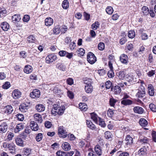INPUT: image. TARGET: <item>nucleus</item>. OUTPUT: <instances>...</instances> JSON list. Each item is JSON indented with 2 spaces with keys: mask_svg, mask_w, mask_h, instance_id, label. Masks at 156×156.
Masks as SVG:
<instances>
[{
  "mask_svg": "<svg viewBox=\"0 0 156 156\" xmlns=\"http://www.w3.org/2000/svg\"><path fill=\"white\" fill-rule=\"evenodd\" d=\"M79 108L83 111H85L87 109V106L84 103H80L79 105Z\"/></svg>",
  "mask_w": 156,
  "mask_h": 156,
  "instance_id": "38",
  "label": "nucleus"
},
{
  "mask_svg": "<svg viewBox=\"0 0 156 156\" xmlns=\"http://www.w3.org/2000/svg\"><path fill=\"white\" fill-rule=\"evenodd\" d=\"M45 107L44 105L41 104H37L36 106V109L39 112L44 111L45 110Z\"/></svg>",
  "mask_w": 156,
  "mask_h": 156,
  "instance_id": "24",
  "label": "nucleus"
},
{
  "mask_svg": "<svg viewBox=\"0 0 156 156\" xmlns=\"http://www.w3.org/2000/svg\"><path fill=\"white\" fill-rule=\"evenodd\" d=\"M87 61L91 64H94L97 61L96 58L91 52L88 53L87 55Z\"/></svg>",
  "mask_w": 156,
  "mask_h": 156,
  "instance_id": "4",
  "label": "nucleus"
},
{
  "mask_svg": "<svg viewBox=\"0 0 156 156\" xmlns=\"http://www.w3.org/2000/svg\"><path fill=\"white\" fill-rule=\"evenodd\" d=\"M133 111L135 113L142 114L144 112V109L141 107L136 106L133 108Z\"/></svg>",
  "mask_w": 156,
  "mask_h": 156,
  "instance_id": "23",
  "label": "nucleus"
},
{
  "mask_svg": "<svg viewBox=\"0 0 156 156\" xmlns=\"http://www.w3.org/2000/svg\"><path fill=\"white\" fill-rule=\"evenodd\" d=\"M53 23V20L51 18H46L45 20V24L47 26H49L52 25Z\"/></svg>",
  "mask_w": 156,
  "mask_h": 156,
  "instance_id": "29",
  "label": "nucleus"
},
{
  "mask_svg": "<svg viewBox=\"0 0 156 156\" xmlns=\"http://www.w3.org/2000/svg\"><path fill=\"white\" fill-rule=\"evenodd\" d=\"M28 108V106L25 104H21L19 106L20 110L22 112H26Z\"/></svg>",
  "mask_w": 156,
  "mask_h": 156,
  "instance_id": "22",
  "label": "nucleus"
},
{
  "mask_svg": "<svg viewBox=\"0 0 156 156\" xmlns=\"http://www.w3.org/2000/svg\"><path fill=\"white\" fill-rule=\"evenodd\" d=\"M66 83L68 84L71 85L73 83V80L72 78H69L67 79Z\"/></svg>",
  "mask_w": 156,
  "mask_h": 156,
  "instance_id": "60",
  "label": "nucleus"
},
{
  "mask_svg": "<svg viewBox=\"0 0 156 156\" xmlns=\"http://www.w3.org/2000/svg\"><path fill=\"white\" fill-rule=\"evenodd\" d=\"M117 101V100L115 99L112 97L109 99V103L110 105L114 107L115 103Z\"/></svg>",
  "mask_w": 156,
  "mask_h": 156,
  "instance_id": "40",
  "label": "nucleus"
},
{
  "mask_svg": "<svg viewBox=\"0 0 156 156\" xmlns=\"http://www.w3.org/2000/svg\"><path fill=\"white\" fill-rule=\"evenodd\" d=\"M142 12L145 15H147L149 13V9L146 6H144L142 8Z\"/></svg>",
  "mask_w": 156,
  "mask_h": 156,
  "instance_id": "47",
  "label": "nucleus"
},
{
  "mask_svg": "<svg viewBox=\"0 0 156 156\" xmlns=\"http://www.w3.org/2000/svg\"><path fill=\"white\" fill-rule=\"evenodd\" d=\"M86 123L88 128L90 129L93 130L95 129L96 128L95 125L90 120H87Z\"/></svg>",
  "mask_w": 156,
  "mask_h": 156,
  "instance_id": "33",
  "label": "nucleus"
},
{
  "mask_svg": "<svg viewBox=\"0 0 156 156\" xmlns=\"http://www.w3.org/2000/svg\"><path fill=\"white\" fill-rule=\"evenodd\" d=\"M62 32V28L58 26H56L53 29V32L55 34H58Z\"/></svg>",
  "mask_w": 156,
  "mask_h": 156,
  "instance_id": "30",
  "label": "nucleus"
},
{
  "mask_svg": "<svg viewBox=\"0 0 156 156\" xmlns=\"http://www.w3.org/2000/svg\"><path fill=\"white\" fill-rule=\"evenodd\" d=\"M30 126L31 129L34 131H36L39 128L38 124L34 121H31L30 123Z\"/></svg>",
  "mask_w": 156,
  "mask_h": 156,
  "instance_id": "12",
  "label": "nucleus"
},
{
  "mask_svg": "<svg viewBox=\"0 0 156 156\" xmlns=\"http://www.w3.org/2000/svg\"><path fill=\"white\" fill-rule=\"evenodd\" d=\"M149 142V140L146 137L143 136L141 137L140 140L138 141V142L143 144H147Z\"/></svg>",
  "mask_w": 156,
  "mask_h": 156,
  "instance_id": "35",
  "label": "nucleus"
},
{
  "mask_svg": "<svg viewBox=\"0 0 156 156\" xmlns=\"http://www.w3.org/2000/svg\"><path fill=\"white\" fill-rule=\"evenodd\" d=\"M67 52V51H60L59 52L58 54L61 57H64L66 56Z\"/></svg>",
  "mask_w": 156,
  "mask_h": 156,
  "instance_id": "57",
  "label": "nucleus"
},
{
  "mask_svg": "<svg viewBox=\"0 0 156 156\" xmlns=\"http://www.w3.org/2000/svg\"><path fill=\"white\" fill-rule=\"evenodd\" d=\"M21 18L20 15L19 14H16L12 16V20L13 21L18 22L20 21Z\"/></svg>",
  "mask_w": 156,
  "mask_h": 156,
  "instance_id": "39",
  "label": "nucleus"
},
{
  "mask_svg": "<svg viewBox=\"0 0 156 156\" xmlns=\"http://www.w3.org/2000/svg\"><path fill=\"white\" fill-rule=\"evenodd\" d=\"M13 110L12 107L10 105L6 106L3 108V112L7 114L11 113Z\"/></svg>",
  "mask_w": 156,
  "mask_h": 156,
  "instance_id": "13",
  "label": "nucleus"
},
{
  "mask_svg": "<svg viewBox=\"0 0 156 156\" xmlns=\"http://www.w3.org/2000/svg\"><path fill=\"white\" fill-rule=\"evenodd\" d=\"M14 136V134L10 132L8 133V134L7 137V140H12V138Z\"/></svg>",
  "mask_w": 156,
  "mask_h": 156,
  "instance_id": "58",
  "label": "nucleus"
},
{
  "mask_svg": "<svg viewBox=\"0 0 156 156\" xmlns=\"http://www.w3.org/2000/svg\"><path fill=\"white\" fill-rule=\"evenodd\" d=\"M16 142L17 145L20 147H23L25 144L24 142L23 141L22 139L20 137H17L16 139Z\"/></svg>",
  "mask_w": 156,
  "mask_h": 156,
  "instance_id": "21",
  "label": "nucleus"
},
{
  "mask_svg": "<svg viewBox=\"0 0 156 156\" xmlns=\"http://www.w3.org/2000/svg\"><path fill=\"white\" fill-rule=\"evenodd\" d=\"M16 116L19 121H23L24 119V116L22 114H18L16 115Z\"/></svg>",
  "mask_w": 156,
  "mask_h": 156,
  "instance_id": "51",
  "label": "nucleus"
},
{
  "mask_svg": "<svg viewBox=\"0 0 156 156\" xmlns=\"http://www.w3.org/2000/svg\"><path fill=\"white\" fill-rule=\"evenodd\" d=\"M58 133L59 136L62 138H65L67 136L66 130L63 126L59 127L58 129Z\"/></svg>",
  "mask_w": 156,
  "mask_h": 156,
  "instance_id": "5",
  "label": "nucleus"
},
{
  "mask_svg": "<svg viewBox=\"0 0 156 156\" xmlns=\"http://www.w3.org/2000/svg\"><path fill=\"white\" fill-rule=\"evenodd\" d=\"M112 83L110 81H108L105 83L106 88L107 89H110V88H111L112 89Z\"/></svg>",
  "mask_w": 156,
  "mask_h": 156,
  "instance_id": "54",
  "label": "nucleus"
},
{
  "mask_svg": "<svg viewBox=\"0 0 156 156\" xmlns=\"http://www.w3.org/2000/svg\"><path fill=\"white\" fill-rule=\"evenodd\" d=\"M114 94H118L120 93L121 90L120 87L118 86H115L112 89Z\"/></svg>",
  "mask_w": 156,
  "mask_h": 156,
  "instance_id": "31",
  "label": "nucleus"
},
{
  "mask_svg": "<svg viewBox=\"0 0 156 156\" xmlns=\"http://www.w3.org/2000/svg\"><path fill=\"white\" fill-rule=\"evenodd\" d=\"M40 95V92L38 89H35L30 94V96L33 98H37Z\"/></svg>",
  "mask_w": 156,
  "mask_h": 156,
  "instance_id": "7",
  "label": "nucleus"
},
{
  "mask_svg": "<svg viewBox=\"0 0 156 156\" xmlns=\"http://www.w3.org/2000/svg\"><path fill=\"white\" fill-rule=\"evenodd\" d=\"M62 149L65 151H68L71 149V146L68 142H65L62 145Z\"/></svg>",
  "mask_w": 156,
  "mask_h": 156,
  "instance_id": "28",
  "label": "nucleus"
},
{
  "mask_svg": "<svg viewBox=\"0 0 156 156\" xmlns=\"http://www.w3.org/2000/svg\"><path fill=\"white\" fill-rule=\"evenodd\" d=\"M76 44L74 42H73L70 43L69 45L70 49L72 51L74 50L76 47Z\"/></svg>",
  "mask_w": 156,
  "mask_h": 156,
  "instance_id": "56",
  "label": "nucleus"
},
{
  "mask_svg": "<svg viewBox=\"0 0 156 156\" xmlns=\"http://www.w3.org/2000/svg\"><path fill=\"white\" fill-rule=\"evenodd\" d=\"M95 153L98 156H101L102 153V149L101 147L99 145H97L94 147Z\"/></svg>",
  "mask_w": 156,
  "mask_h": 156,
  "instance_id": "25",
  "label": "nucleus"
},
{
  "mask_svg": "<svg viewBox=\"0 0 156 156\" xmlns=\"http://www.w3.org/2000/svg\"><path fill=\"white\" fill-rule=\"evenodd\" d=\"M43 134L41 133H39L36 135L35 139L37 142L40 141L43 137Z\"/></svg>",
  "mask_w": 156,
  "mask_h": 156,
  "instance_id": "43",
  "label": "nucleus"
},
{
  "mask_svg": "<svg viewBox=\"0 0 156 156\" xmlns=\"http://www.w3.org/2000/svg\"><path fill=\"white\" fill-rule=\"evenodd\" d=\"M116 75L120 80H123L125 78L126 76V73L124 70L121 71L117 72L116 73Z\"/></svg>",
  "mask_w": 156,
  "mask_h": 156,
  "instance_id": "18",
  "label": "nucleus"
},
{
  "mask_svg": "<svg viewBox=\"0 0 156 156\" xmlns=\"http://www.w3.org/2000/svg\"><path fill=\"white\" fill-rule=\"evenodd\" d=\"M65 110V107L63 105L58 106L57 104H54L51 110V113L55 115L57 114L62 115Z\"/></svg>",
  "mask_w": 156,
  "mask_h": 156,
  "instance_id": "1",
  "label": "nucleus"
},
{
  "mask_svg": "<svg viewBox=\"0 0 156 156\" xmlns=\"http://www.w3.org/2000/svg\"><path fill=\"white\" fill-rule=\"evenodd\" d=\"M56 55L53 54H50L48 55L46 58V62L48 64L52 62L56 59Z\"/></svg>",
  "mask_w": 156,
  "mask_h": 156,
  "instance_id": "6",
  "label": "nucleus"
},
{
  "mask_svg": "<svg viewBox=\"0 0 156 156\" xmlns=\"http://www.w3.org/2000/svg\"><path fill=\"white\" fill-rule=\"evenodd\" d=\"M62 6L64 9H67L69 7V2L67 0H64L62 2Z\"/></svg>",
  "mask_w": 156,
  "mask_h": 156,
  "instance_id": "37",
  "label": "nucleus"
},
{
  "mask_svg": "<svg viewBox=\"0 0 156 156\" xmlns=\"http://www.w3.org/2000/svg\"><path fill=\"white\" fill-rule=\"evenodd\" d=\"M109 67L110 70L108 72V75L109 77L112 78L114 76V73L113 71L112 64L111 63V62L109 63Z\"/></svg>",
  "mask_w": 156,
  "mask_h": 156,
  "instance_id": "16",
  "label": "nucleus"
},
{
  "mask_svg": "<svg viewBox=\"0 0 156 156\" xmlns=\"http://www.w3.org/2000/svg\"><path fill=\"white\" fill-rule=\"evenodd\" d=\"M135 35V32L133 30L129 31L128 34V36L129 38H133Z\"/></svg>",
  "mask_w": 156,
  "mask_h": 156,
  "instance_id": "49",
  "label": "nucleus"
},
{
  "mask_svg": "<svg viewBox=\"0 0 156 156\" xmlns=\"http://www.w3.org/2000/svg\"><path fill=\"white\" fill-rule=\"evenodd\" d=\"M106 12L108 14H111L113 12V9L112 7L108 6L106 9Z\"/></svg>",
  "mask_w": 156,
  "mask_h": 156,
  "instance_id": "48",
  "label": "nucleus"
},
{
  "mask_svg": "<svg viewBox=\"0 0 156 156\" xmlns=\"http://www.w3.org/2000/svg\"><path fill=\"white\" fill-rule=\"evenodd\" d=\"M126 144L127 145H130L133 143V139L129 135H127L125 139Z\"/></svg>",
  "mask_w": 156,
  "mask_h": 156,
  "instance_id": "27",
  "label": "nucleus"
},
{
  "mask_svg": "<svg viewBox=\"0 0 156 156\" xmlns=\"http://www.w3.org/2000/svg\"><path fill=\"white\" fill-rule=\"evenodd\" d=\"M21 93L18 89L14 90L12 93L13 98L15 99L18 98L20 97Z\"/></svg>",
  "mask_w": 156,
  "mask_h": 156,
  "instance_id": "10",
  "label": "nucleus"
},
{
  "mask_svg": "<svg viewBox=\"0 0 156 156\" xmlns=\"http://www.w3.org/2000/svg\"><path fill=\"white\" fill-rule=\"evenodd\" d=\"M33 71L32 67L29 65L25 66L24 69V72L27 74L31 73Z\"/></svg>",
  "mask_w": 156,
  "mask_h": 156,
  "instance_id": "26",
  "label": "nucleus"
},
{
  "mask_svg": "<svg viewBox=\"0 0 156 156\" xmlns=\"http://www.w3.org/2000/svg\"><path fill=\"white\" fill-rule=\"evenodd\" d=\"M2 147L6 150L9 151L12 154H16L15 145L14 144L5 142L3 143Z\"/></svg>",
  "mask_w": 156,
  "mask_h": 156,
  "instance_id": "2",
  "label": "nucleus"
},
{
  "mask_svg": "<svg viewBox=\"0 0 156 156\" xmlns=\"http://www.w3.org/2000/svg\"><path fill=\"white\" fill-rule=\"evenodd\" d=\"M85 50L82 48H80L77 50L76 52L79 56H83L85 54Z\"/></svg>",
  "mask_w": 156,
  "mask_h": 156,
  "instance_id": "41",
  "label": "nucleus"
},
{
  "mask_svg": "<svg viewBox=\"0 0 156 156\" xmlns=\"http://www.w3.org/2000/svg\"><path fill=\"white\" fill-rule=\"evenodd\" d=\"M11 86L10 83L9 82H6L2 86V88L3 89H7L10 87Z\"/></svg>",
  "mask_w": 156,
  "mask_h": 156,
  "instance_id": "50",
  "label": "nucleus"
},
{
  "mask_svg": "<svg viewBox=\"0 0 156 156\" xmlns=\"http://www.w3.org/2000/svg\"><path fill=\"white\" fill-rule=\"evenodd\" d=\"M148 93L150 96H154L155 93L154 89L153 86L149 84L147 86Z\"/></svg>",
  "mask_w": 156,
  "mask_h": 156,
  "instance_id": "9",
  "label": "nucleus"
},
{
  "mask_svg": "<svg viewBox=\"0 0 156 156\" xmlns=\"http://www.w3.org/2000/svg\"><path fill=\"white\" fill-rule=\"evenodd\" d=\"M1 27L4 31H7L9 28V25L6 22H3L1 25Z\"/></svg>",
  "mask_w": 156,
  "mask_h": 156,
  "instance_id": "34",
  "label": "nucleus"
},
{
  "mask_svg": "<svg viewBox=\"0 0 156 156\" xmlns=\"http://www.w3.org/2000/svg\"><path fill=\"white\" fill-rule=\"evenodd\" d=\"M120 60L122 63L126 64L128 61L127 55L124 54H122L120 57Z\"/></svg>",
  "mask_w": 156,
  "mask_h": 156,
  "instance_id": "14",
  "label": "nucleus"
},
{
  "mask_svg": "<svg viewBox=\"0 0 156 156\" xmlns=\"http://www.w3.org/2000/svg\"><path fill=\"white\" fill-rule=\"evenodd\" d=\"M90 116L91 119L95 122V123L98 124V121L100 119L99 118L97 115V114L94 112L90 113Z\"/></svg>",
  "mask_w": 156,
  "mask_h": 156,
  "instance_id": "15",
  "label": "nucleus"
},
{
  "mask_svg": "<svg viewBox=\"0 0 156 156\" xmlns=\"http://www.w3.org/2000/svg\"><path fill=\"white\" fill-rule=\"evenodd\" d=\"M24 126L22 123L17 124L14 129V131L15 133H17L22 130L24 128Z\"/></svg>",
  "mask_w": 156,
  "mask_h": 156,
  "instance_id": "19",
  "label": "nucleus"
},
{
  "mask_svg": "<svg viewBox=\"0 0 156 156\" xmlns=\"http://www.w3.org/2000/svg\"><path fill=\"white\" fill-rule=\"evenodd\" d=\"M114 111L111 109H108L107 111V115L110 117H112L114 114Z\"/></svg>",
  "mask_w": 156,
  "mask_h": 156,
  "instance_id": "59",
  "label": "nucleus"
},
{
  "mask_svg": "<svg viewBox=\"0 0 156 156\" xmlns=\"http://www.w3.org/2000/svg\"><path fill=\"white\" fill-rule=\"evenodd\" d=\"M121 103L125 105H129L133 104V101L129 99L123 100L121 101Z\"/></svg>",
  "mask_w": 156,
  "mask_h": 156,
  "instance_id": "36",
  "label": "nucleus"
},
{
  "mask_svg": "<svg viewBox=\"0 0 156 156\" xmlns=\"http://www.w3.org/2000/svg\"><path fill=\"white\" fill-rule=\"evenodd\" d=\"M27 41L29 43H35L36 40L34 36L31 35L27 37Z\"/></svg>",
  "mask_w": 156,
  "mask_h": 156,
  "instance_id": "42",
  "label": "nucleus"
},
{
  "mask_svg": "<svg viewBox=\"0 0 156 156\" xmlns=\"http://www.w3.org/2000/svg\"><path fill=\"white\" fill-rule=\"evenodd\" d=\"M144 148H141L138 151V154L140 155H144L145 153Z\"/></svg>",
  "mask_w": 156,
  "mask_h": 156,
  "instance_id": "63",
  "label": "nucleus"
},
{
  "mask_svg": "<svg viewBox=\"0 0 156 156\" xmlns=\"http://www.w3.org/2000/svg\"><path fill=\"white\" fill-rule=\"evenodd\" d=\"M31 151V150L30 148H24L23 152L25 155L27 156L29 155Z\"/></svg>",
  "mask_w": 156,
  "mask_h": 156,
  "instance_id": "46",
  "label": "nucleus"
},
{
  "mask_svg": "<svg viewBox=\"0 0 156 156\" xmlns=\"http://www.w3.org/2000/svg\"><path fill=\"white\" fill-rule=\"evenodd\" d=\"M99 125L101 126L102 127H105L106 126V124L105 123L103 119H101V118L99 119L98 121V123Z\"/></svg>",
  "mask_w": 156,
  "mask_h": 156,
  "instance_id": "45",
  "label": "nucleus"
},
{
  "mask_svg": "<svg viewBox=\"0 0 156 156\" xmlns=\"http://www.w3.org/2000/svg\"><path fill=\"white\" fill-rule=\"evenodd\" d=\"M30 19V16L28 15H25L23 19V20L24 22H27Z\"/></svg>",
  "mask_w": 156,
  "mask_h": 156,
  "instance_id": "64",
  "label": "nucleus"
},
{
  "mask_svg": "<svg viewBox=\"0 0 156 156\" xmlns=\"http://www.w3.org/2000/svg\"><path fill=\"white\" fill-rule=\"evenodd\" d=\"M98 48L100 50L102 51L104 49L105 44L103 42H100L98 45Z\"/></svg>",
  "mask_w": 156,
  "mask_h": 156,
  "instance_id": "53",
  "label": "nucleus"
},
{
  "mask_svg": "<svg viewBox=\"0 0 156 156\" xmlns=\"http://www.w3.org/2000/svg\"><path fill=\"white\" fill-rule=\"evenodd\" d=\"M146 94V92L144 87L142 90H139L136 94V96L139 98H142L144 97Z\"/></svg>",
  "mask_w": 156,
  "mask_h": 156,
  "instance_id": "20",
  "label": "nucleus"
},
{
  "mask_svg": "<svg viewBox=\"0 0 156 156\" xmlns=\"http://www.w3.org/2000/svg\"><path fill=\"white\" fill-rule=\"evenodd\" d=\"M68 138L70 140H74L76 138L75 136L72 134H69L68 135Z\"/></svg>",
  "mask_w": 156,
  "mask_h": 156,
  "instance_id": "62",
  "label": "nucleus"
},
{
  "mask_svg": "<svg viewBox=\"0 0 156 156\" xmlns=\"http://www.w3.org/2000/svg\"><path fill=\"white\" fill-rule=\"evenodd\" d=\"M100 24L98 21L95 22L92 25V29L94 30H96L99 27Z\"/></svg>",
  "mask_w": 156,
  "mask_h": 156,
  "instance_id": "44",
  "label": "nucleus"
},
{
  "mask_svg": "<svg viewBox=\"0 0 156 156\" xmlns=\"http://www.w3.org/2000/svg\"><path fill=\"white\" fill-rule=\"evenodd\" d=\"M8 128L7 123L6 122L2 123L0 125V133H5Z\"/></svg>",
  "mask_w": 156,
  "mask_h": 156,
  "instance_id": "8",
  "label": "nucleus"
},
{
  "mask_svg": "<svg viewBox=\"0 0 156 156\" xmlns=\"http://www.w3.org/2000/svg\"><path fill=\"white\" fill-rule=\"evenodd\" d=\"M73 52L69 53L67 52L66 56L68 58L71 59L73 56Z\"/></svg>",
  "mask_w": 156,
  "mask_h": 156,
  "instance_id": "61",
  "label": "nucleus"
},
{
  "mask_svg": "<svg viewBox=\"0 0 156 156\" xmlns=\"http://www.w3.org/2000/svg\"><path fill=\"white\" fill-rule=\"evenodd\" d=\"M140 125L143 127H146L147 125V121L144 118H141L139 120Z\"/></svg>",
  "mask_w": 156,
  "mask_h": 156,
  "instance_id": "32",
  "label": "nucleus"
},
{
  "mask_svg": "<svg viewBox=\"0 0 156 156\" xmlns=\"http://www.w3.org/2000/svg\"><path fill=\"white\" fill-rule=\"evenodd\" d=\"M92 83V80L90 79H88L84 81V83L86 84L85 90L87 93H91L93 90V86L91 85Z\"/></svg>",
  "mask_w": 156,
  "mask_h": 156,
  "instance_id": "3",
  "label": "nucleus"
},
{
  "mask_svg": "<svg viewBox=\"0 0 156 156\" xmlns=\"http://www.w3.org/2000/svg\"><path fill=\"white\" fill-rule=\"evenodd\" d=\"M57 156H66V153L61 151H58L56 153Z\"/></svg>",
  "mask_w": 156,
  "mask_h": 156,
  "instance_id": "55",
  "label": "nucleus"
},
{
  "mask_svg": "<svg viewBox=\"0 0 156 156\" xmlns=\"http://www.w3.org/2000/svg\"><path fill=\"white\" fill-rule=\"evenodd\" d=\"M125 79L128 82L132 83L136 81V79L134 78V76L131 73H129L126 75Z\"/></svg>",
  "mask_w": 156,
  "mask_h": 156,
  "instance_id": "11",
  "label": "nucleus"
},
{
  "mask_svg": "<svg viewBox=\"0 0 156 156\" xmlns=\"http://www.w3.org/2000/svg\"><path fill=\"white\" fill-rule=\"evenodd\" d=\"M34 120L37 122L38 123H41L42 121V119L41 115L38 113L35 114L34 115Z\"/></svg>",
  "mask_w": 156,
  "mask_h": 156,
  "instance_id": "17",
  "label": "nucleus"
},
{
  "mask_svg": "<svg viewBox=\"0 0 156 156\" xmlns=\"http://www.w3.org/2000/svg\"><path fill=\"white\" fill-rule=\"evenodd\" d=\"M150 109L153 112H156V106L153 103H151L149 105Z\"/></svg>",
  "mask_w": 156,
  "mask_h": 156,
  "instance_id": "52",
  "label": "nucleus"
}]
</instances>
